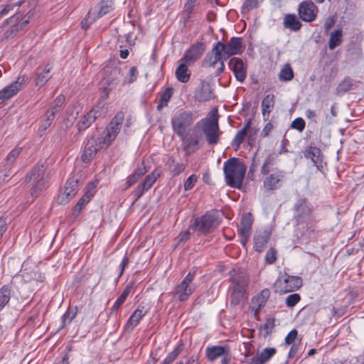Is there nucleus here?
Here are the masks:
<instances>
[{"mask_svg":"<svg viewBox=\"0 0 364 364\" xmlns=\"http://www.w3.org/2000/svg\"><path fill=\"white\" fill-rule=\"evenodd\" d=\"M100 116L98 107H95L83 115L77 124L79 132L87 129L95 120Z\"/></svg>","mask_w":364,"mask_h":364,"instance_id":"obj_24","label":"nucleus"},{"mask_svg":"<svg viewBox=\"0 0 364 364\" xmlns=\"http://www.w3.org/2000/svg\"><path fill=\"white\" fill-rule=\"evenodd\" d=\"M225 182L230 187L240 188L242 185L246 166L237 158H231L224 163Z\"/></svg>","mask_w":364,"mask_h":364,"instance_id":"obj_2","label":"nucleus"},{"mask_svg":"<svg viewBox=\"0 0 364 364\" xmlns=\"http://www.w3.org/2000/svg\"><path fill=\"white\" fill-rule=\"evenodd\" d=\"M184 348L183 343L181 342L178 344V346L175 348V349L168 353V355L165 358L162 364H171L173 360L179 355V354L183 351Z\"/></svg>","mask_w":364,"mask_h":364,"instance_id":"obj_43","label":"nucleus"},{"mask_svg":"<svg viewBox=\"0 0 364 364\" xmlns=\"http://www.w3.org/2000/svg\"><path fill=\"white\" fill-rule=\"evenodd\" d=\"M225 48L227 58H230L234 55L241 54L245 49V46L242 45V38H231L230 41L225 44Z\"/></svg>","mask_w":364,"mask_h":364,"instance_id":"obj_23","label":"nucleus"},{"mask_svg":"<svg viewBox=\"0 0 364 364\" xmlns=\"http://www.w3.org/2000/svg\"><path fill=\"white\" fill-rule=\"evenodd\" d=\"M205 49L206 46L203 42H197L186 50L181 59L185 60L186 63L192 65L202 57Z\"/></svg>","mask_w":364,"mask_h":364,"instance_id":"obj_16","label":"nucleus"},{"mask_svg":"<svg viewBox=\"0 0 364 364\" xmlns=\"http://www.w3.org/2000/svg\"><path fill=\"white\" fill-rule=\"evenodd\" d=\"M301 299L299 294H292L286 298V304L288 307H294Z\"/></svg>","mask_w":364,"mask_h":364,"instance_id":"obj_56","label":"nucleus"},{"mask_svg":"<svg viewBox=\"0 0 364 364\" xmlns=\"http://www.w3.org/2000/svg\"><path fill=\"white\" fill-rule=\"evenodd\" d=\"M274 105V95L269 94L262 102V112L264 117L269 115Z\"/></svg>","mask_w":364,"mask_h":364,"instance_id":"obj_37","label":"nucleus"},{"mask_svg":"<svg viewBox=\"0 0 364 364\" xmlns=\"http://www.w3.org/2000/svg\"><path fill=\"white\" fill-rule=\"evenodd\" d=\"M276 352L277 350L274 348H266L258 355L264 363H266L276 353Z\"/></svg>","mask_w":364,"mask_h":364,"instance_id":"obj_54","label":"nucleus"},{"mask_svg":"<svg viewBox=\"0 0 364 364\" xmlns=\"http://www.w3.org/2000/svg\"><path fill=\"white\" fill-rule=\"evenodd\" d=\"M257 6H258L257 0H245L242 4V10L243 12H247L251 9L257 8Z\"/></svg>","mask_w":364,"mask_h":364,"instance_id":"obj_58","label":"nucleus"},{"mask_svg":"<svg viewBox=\"0 0 364 364\" xmlns=\"http://www.w3.org/2000/svg\"><path fill=\"white\" fill-rule=\"evenodd\" d=\"M29 20L30 16H28L27 18H21L14 22H4V24H9L10 26L4 33L1 40H7L15 37L29 23Z\"/></svg>","mask_w":364,"mask_h":364,"instance_id":"obj_21","label":"nucleus"},{"mask_svg":"<svg viewBox=\"0 0 364 364\" xmlns=\"http://www.w3.org/2000/svg\"><path fill=\"white\" fill-rule=\"evenodd\" d=\"M230 352L228 346H214L206 349V355L209 360L213 361L219 357H223Z\"/></svg>","mask_w":364,"mask_h":364,"instance_id":"obj_32","label":"nucleus"},{"mask_svg":"<svg viewBox=\"0 0 364 364\" xmlns=\"http://www.w3.org/2000/svg\"><path fill=\"white\" fill-rule=\"evenodd\" d=\"M102 144L103 139L102 140L101 139H99V141L93 136L88 139L81 156L82 161L84 163L90 162L95 157L97 151L103 148Z\"/></svg>","mask_w":364,"mask_h":364,"instance_id":"obj_17","label":"nucleus"},{"mask_svg":"<svg viewBox=\"0 0 364 364\" xmlns=\"http://www.w3.org/2000/svg\"><path fill=\"white\" fill-rule=\"evenodd\" d=\"M179 63L180 64L175 71L176 77L181 82H188L191 75V71L188 67L191 64L186 63L185 60H181V59H180Z\"/></svg>","mask_w":364,"mask_h":364,"instance_id":"obj_28","label":"nucleus"},{"mask_svg":"<svg viewBox=\"0 0 364 364\" xmlns=\"http://www.w3.org/2000/svg\"><path fill=\"white\" fill-rule=\"evenodd\" d=\"M113 9V3L111 0H102V5L97 14V18H100L109 14Z\"/></svg>","mask_w":364,"mask_h":364,"instance_id":"obj_49","label":"nucleus"},{"mask_svg":"<svg viewBox=\"0 0 364 364\" xmlns=\"http://www.w3.org/2000/svg\"><path fill=\"white\" fill-rule=\"evenodd\" d=\"M181 140V146L186 155H190L197 151L203 145V134L196 125L194 128L178 136Z\"/></svg>","mask_w":364,"mask_h":364,"instance_id":"obj_5","label":"nucleus"},{"mask_svg":"<svg viewBox=\"0 0 364 364\" xmlns=\"http://www.w3.org/2000/svg\"><path fill=\"white\" fill-rule=\"evenodd\" d=\"M33 183L34 184L31 188V196L36 198L39 196L41 192L46 189L48 183V176L46 178H41L39 181H36Z\"/></svg>","mask_w":364,"mask_h":364,"instance_id":"obj_38","label":"nucleus"},{"mask_svg":"<svg viewBox=\"0 0 364 364\" xmlns=\"http://www.w3.org/2000/svg\"><path fill=\"white\" fill-rule=\"evenodd\" d=\"M343 31L341 29H337L331 33L328 41V47L330 50H333L338 46L342 42Z\"/></svg>","mask_w":364,"mask_h":364,"instance_id":"obj_40","label":"nucleus"},{"mask_svg":"<svg viewBox=\"0 0 364 364\" xmlns=\"http://www.w3.org/2000/svg\"><path fill=\"white\" fill-rule=\"evenodd\" d=\"M193 289L188 284H184L181 282L176 288V294L178 295L180 301H183L187 299L188 296L192 294Z\"/></svg>","mask_w":364,"mask_h":364,"instance_id":"obj_36","label":"nucleus"},{"mask_svg":"<svg viewBox=\"0 0 364 364\" xmlns=\"http://www.w3.org/2000/svg\"><path fill=\"white\" fill-rule=\"evenodd\" d=\"M230 286V304L236 306L245 301L247 289L249 286L250 276L247 271L242 268H233L229 272Z\"/></svg>","mask_w":364,"mask_h":364,"instance_id":"obj_1","label":"nucleus"},{"mask_svg":"<svg viewBox=\"0 0 364 364\" xmlns=\"http://www.w3.org/2000/svg\"><path fill=\"white\" fill-rule=\"evenodd\" d=\"M120 129L121 126L117 125V124L112 125V122H110L108 127L103 133V144H106V146H108L115 139Z\"/></svg>","mask_w":364,"mask_h":364,"instance_id":"obj_30","label":"nucleus"},{"mask_svg":"<svg viewBox=\"0 0 364 364\" xmlns=\"http://www.w3.org/2000/svg\"><path fill=\"white\" fill-rule=\"evenodd\" d=\"M95 194L94 187L91 188H88L86 193L82 196V198L78 200L77 204L73 208V215L74 218H76L83 208L90 202L91 198L93 197Z\"/></svg>","mask_w":364,"mask_h":364,"instance_id":"obj_29","label":"nucleus"},{"mask_svg":"<svg viewBox=\"0 0 364 364\" xmlns=\"http://www.w3.org/2000/svg\"><path fill=\"white\" fill-rule=\"evenodd\" d=\"M11 297V289L7 286H4L0 289V311L7 304Z\"/></svg>","mask_w":364,"mask_h":364,"instance_id":"obj_48","label":"nucleus"},{"mask_svg":"<svg viewBox=\"0 0 364 364\" xmlns=\"http://www.w3.org/2000/svg\"><path fill=\"white\" fill-rule=\"evenodd\" d=\"M219 224L215 214L207 212L200 218H197L193 224L195 230L201 233H208L216 228Z\"/></svg>","mask_w":364,"mask_h":364,"instance_id":"obj_7","label":"nucleus"},{"mask_svg":"<svg viewBox=\"0 0 364 364\" xmlns=\"http://www.w3.org/2000/svg\"><path fill=\"white\" fill-rule=\"evenodd\" d=\"M168 171L173 176H176L184 171L186 165L182 163H178L173 159H169Z\"/></svg>","mask_w":364,"mask_h":364,"instance_id":"obj_39","label":"nucleus"},{"mask_svg":"<svg viewBox=\"0 0 364 364\" xmlns=\"http://www.w3.org/2000/svg\"><path fill=\"white\" fill-rule=\"evenodd\" d=\"M272 230L266 227L257 230L253 237L254 250H261L268 247L271 244Z\"/></svg>","mask_w":364,"mask_h":364,"instance_id":"obj_14","label":"nucleus"},{"mask_svg":"<svg viewBox=\"0 0 364 364\" xmlns=\"http://www.w3.org/2000/svg\"><path fill=\"white\" fill-rule=\"evenodd\" d=\"M54 119L55 116L52 113L50 114L48 112H46L43 117V119L41 121V129L43 131L46 130L50 126Z\"/></svg>","mask_w":364,"mask_h":364,"instance_id":"obj_53","label":"nucleus"},{"mask_svg":"<svg viewBox=\"0 0 364 364\" xmlns=\"http://www.w3.org/2000/svg\"><path fill=\"white\" fill-rule=\"evenodd\" d=\"M79 190L78 179L74 177L70 178L64 186V194L68 200L73 198Z\"/></svg>","mask_w":364,"mask_h":364,"instance_id":"obj_34","label":"nucleus"},{"mask_svg":"<svg viewBox=\"0 0 364 364\" xmlns=\"http://www.w3.org/2000/svg\"><path fill=\"white\" fill-rule=\"evenodd\" d=\"M197 179H198V177L196 175L193 174V175L190 176L184 183V189L186 191H189V190L192 189L193 187L194 186L195 183H196Z\"/></svg>","mask_w":364,"mask_h":364,"instance_id":"obj_60","label":"nucleus"},{"mask_svg":"<svg viewBox=\"0 0 364 364\" xmlns=\"http://www.w3.org/2000/svg\"><path fill=\"white\" fill-rule=\"evenodd\" d=\"M284 286L279 287L278 285L281 282L277 280L274 284L275 291L280 294H286L294 291L302 286V279L298 276H291L287 274H284Z\"/></svg>","mask_w":364,"mask_h":364,"instance_id":"obj_12","label":"nucleus"},{"mask_svg":"<svg viewBox=\"0 0 364 364\" xmlns=\"http://www.w3.org/2000/svg\"><path fill=\"white\" fill-rule=\"evenodd\" d=\"M298 332L296 329L291 330L285 338V343L287 345L292 344L296 340Z\"/></svg>","mask_w":364,"mask_h":364,"instance_id":"obj_63","label":"nucleus"},{"mask_svg":"<svg viewBox=\"0 0 364 364\" xmlns=\"http://www.w3.org/2000/svg\"><path fill=\"white\" fill-rule=\"evenodd\" d=\"M184 348L183 343L181 342L178 344V346L175 348V349L168 353V355L165 358L162 364H171L173 360L179 355V354L183 351Z\"/></svg>","mask_w":364,"mask_h":364,"instance_id":"obj_44","label":"nucleus"},{"mask_svg":"<svg viewBox=\"0 0 364 364\" xmlns=\"http://www.w3.org/2000/svg\"><path fill=\"white\" fill-rule=\"evenodd\" d=\"M294 209L295 211L294 219L297 224L307 223V228L309 230V235L316 232V227L311 220L312 210L309 206L306 199H299L294 204Z\"/></svg>","mask_w":364,"mask_h":364,"instance_id":"obj_6","label":"nucleus"},{"mask_svg":"<svg viewBox=\"0 0 364 364\" xmlns=\"http://www.w3.org/2000/svg\"><path fill=\"white\" fill-rule=\"evenodd\" d=\"M230 70L233 73L235 79L243 82L247 75V65L240 58H232L228 63Z\"/></svg>","mask_w":364,"mask_h":364,"instance_id":"obj_13","label":"nucleus"},{"mask_svg":"<svg viewBox=\"0 0 364 364\" xmlns=\"http://www.w3.org/2000/svg\"><path fill=\"white\" fill-rule=\"evenodd\" d=\"M252 222V215L250 213H248L242 215L238 226L237 231L243 247H245V245L251 235Z\"/></svg>","mask_w":364,"mask_h":364,"instance_id":"obj_15","label":"nucleus"},{"mask_svg":"<svg viewBox=\"0 0 364 364\" xmlns=\"http://www.w3.org/2000/svg\"><path fill=\"white\" fill-rule=\"evenodd\" d=\"M205 139L208 143V144L210 145H215L218 144L220 138V131L219 132H215L213 133H210L205 136Z\"/></svg>","mask_w":364,"mask_h":364,"instance_id":"obj_59","label":"nucleus"},{"mask_svg":"<svg viewBox=\"0 0 364 364\" xmlns=\"http://www.w3.org/2000/svg\"><path fill=\"white\" fill-rule=\"evenodd\" d=\"M318 6L311 0L301 1L298 6L299 18L305 22H312L317 16Z\"/></svg>","mask_w":364,"mask_h":364,"instance_id":"obj_9","label":"nucleus"},{"mask_svg":"<svg viewBox=\"0 0 364 364\" xmlns=\"http://www.w3.org/2000/svg\"><path fill=\"white\" fill-rule=\"evenodd\" d=\"M121 69L117 66H107L104 68L100 82V99H107L110 92L114 90L119 82Z\"/></svg>","mask_w":364,"mask_h":364,"instance_id":"obj_4","label":"nucleus"},{"mask_svg":"<svg viewBox=\"0 0 364 364\" xmlns=\"http://www.w3.org/2000/svg\"><path fill=\"white\" fill-rule=\"evenodd\" d=\"M294 77V72L289 64H286L280 70L279 78L281 81H289Z\"/></svg>","mask_w":364,"mask_h":364,"instance_id":"obj_47","label":"nucleus"},{"mask_svg":"<svg viewBox=\"0 0 364 364\" xmlns=\"http://www.w3.org/2000/svg\"><path fill=\"white\" fill-rule=\"evenodd\" d=\"M75 314H72L70 312H66L62 317L63 320V326L62 328L65 327L68 323H70L72 320L75 318Z\"/></svg>","mask_w":364,"mask_h":364,"instance_id":"obj_64","label":"nucleus"},{"mask_svg":"<svg viewBox=\"0 0 364 364\" xmlns=\"http://www.w3.org/2000/svg\"><path fill=\"white\" fill-rule=\"evenodd\" d=\"M196 118V115L191 110L178 109L171 119L173 132L178 136H182L183 134L193 129L192 126Z\"/></svg>","mask_w":364,"mask_h":364,"instance_id":"obj_3","label":"nucleus"},{"mask_svg":"<svg viewBox=\"0 0 364 364\" xmlns=\"http://www.w3.org/2000/svg\"><path fill=\"white\" fill-rule=\"evenodd\" d=\"M176 364H199L198 356L193 355L190 357H186Z\"/></svg>","mask_w":364,"mask_h":364,"instance_id":"obj_61","label":"nucleus"},{"mask_svg":"<svg viewBox=\"0 0 364 364\" xmlns=\"http://www.w3.org/2000/svg\"><path fill=\"white\" fill-rule=\"evenodd\" d=\"M212 54L208 53L203 60L202 64L203 67L214 68L219 60L225 59V43L220 41L217 42L211 50Z\"/></svg>","mask_w":364,"mask_h":364,"instance_id":"obj_8","label":"nucleus"},{"mask_svg":"<svg viewBox=\"0 0 364 364\" xmlns=\"http://www.w3.org/2000/svg\"><path fill=\"white\" fill-rule=\"evenodd\" d=\"M353 80L350 77H346L337 86L336 95L345 93L352 89Z\"/></svg>","mask_w":364,"mask_h":364,"instance_id":"obj_41","label":"nucleus"},{"mask_svg":"<svg viewBox=\"0 0 364 364\" xmlns=\"http://www.w3.org/2000/svg\"><path fill=\"white\" fill-rule=\"evenodd\" d=\"M197 128H201L203 134L205 135L215 132H219V125L218 117L210 119L204 118L196 124Z\"/></svg>","mask_w":364,"mask_h":364,"instance_id":"obj_25","label":"nucleus"},{"mask_svg":"<svg viewBox=\"0 0 364 364\" xmlns=\"http://www.w3.org/2000/svg\"><path fill=\"white\" fill-rule=\"evenodd\" d=\"M65 102L64 95H58L53 102L50 109L47 111L49 113H52L55 117V114L60 112L62 106Z\"/></svg>","mask_w":364,"mask_h":364,"instance_id":"obj_42","label":"nucleus"},{"mask_svg":"<svg viewBox=\"0 0 364 364\" xmlns=\"http://www.w3.org/2000/svg\"><path fill=\"white\" fill-rule=\"evenodd\" d=\"M269 296V291L266 289L262 290L259 294L252 298L251 308L255 311V314H257V311L265 305Z\"/></svg>","mask_w":364,"mask_h":364,"instance_id":"obj_31","label":"nucleus"},{"mask_svg":"<svg viewBox=\"0 0 364 364\" xmlns=\"http://www.w3.org/2000/svg\"><path fill=\"white\" fill-rule=\"evenodd\" d=\"M305 121L302 118L298 117L291 122V127L299 132H302L305 128Z\"/></svg>","mask_w":364,"mask_h":364,"instance_id":"obj_57","label":"nucleus"},{"mask_svg":"<svg viewBox=\"0 0 364 364\" xmlns=\"http://www.w3.org/2000/svg\"><path fill=\"white\" fill-rule=\"evenodd\" d=\"M91 12L90 11L87 16L82 21L81 27L84 30H87L90 26L95 21V17L90 16Z\"/></svg>","mask_w":364,"mask_h":364,"instance_id":"obj_62","label":"nucleus"},{"mask_svg":"<svg viewBox=\"0 0 364 364\" xmlns=\"http://www.w3.org/2000/svg\"><path fill=\"white\" fill-rule=\"evenodd\" d=\"M21 150H22V148H15L10 151V153L8 154V156L6 158V166L7 167H10L12 166L14 162L16 161V159L19 156Z\"/></svg>","mask_w":364,"mask_h":364,"instance_id":"obj_50","label":"nucleus"},{"mask_svg":"<svg viewBox=\"0 0 364 364\" xmlns=\"http://www.w3.org/2000/svg\"><path fill=\"white\" fill-rule=\"evenodd\" d=\"M173 90L171 87H167L162 93L160 97V101L157 105V110L160 111L161 109L167 106L168 102L170 101Z\"/></svg>","mask_w":364,"mask_h":364,"instance_id":"obj_46","label":"nucleus"},{"mask_svg":"<svg viewBox=\"0 0 364 364\" xmlns=\"http://www.w3.org/2000/svg\"><path fill=\"white\" fill-rule=\"evenodd\" d=\"M184 348L183 343L181 342L178 344V346L175 348V349L168 353V355L165 358L162 364H171L173 360L179 355V354L183 351Z\"/></svg>","mask_w":364,"mask_h":364,"instance_id":"obj_45","label":"nucleus"},{"mask_svg":"<svg viewBox=\"0 0 364 364\" xmlns=\"http://www.w3.org/2000/svg\"><path fill=\"white\" fill-rule=\"evenodd\" d=\"M159 176L160 174L156 173V170H154L150 174L146 176L144 180L140 183L133 191L135 201L138 200L142 196L144 192L151 188Z\"/></svg>","mask_w":364,"mask_h":364,"instance_id":"obj_19","label":"nucleus"},{"mask_svg":"<svg viewBox=\"0 0 364 364\" xmlns=\"http://www.w3.org/2000/svg\"><path fill=\"white\" fill-rule=\"evenodd\" d=\"M51 68L52 67L47 64L43 70L40 68L36 70L33 79L36 86L42 87L51 77Z\"/></svg>","mask_w":364,"mask_h":364,"instance_id":"obj_27","label":"nucleus"},{"mask_svg":"<svg viewBox=\"0 0 364 364\" xmlns=\"http://www.w3.org/2000/svg\"><path fill=\"white\" fill-rule=\"evenodd\" d=\"M23 2V1H18L15 3H9L2 5L1 9L0 10V19L10 16V17L5 20L4 22H14L18 20H21V18H27V15L23 17V14L18 11L19 7Z\"/></svg>","mask_w":364,"mask_h":364,"instance_id":"obj_10","label":"nucleus"},{"mask_svg":"<svg viewBox=\"0 0 364 364\" xmlns=\"http://www.w3.org/2000/svg\"><path fill=\"white\" fill-rule=\"evenodd\" d=\"M27 80L28 77L26 75L19 76L15 82L2 89L0 91V104L12 97L16 95L18 91L22 90L24 87Z\"/></svg>","mask_w":364,"mask_h":364,"instance_id":"obj_11","label":"nucleus"},{"mask_svg":"<svg viewBox=\"0 0 364 364\" xmlns=\"http://www.w3.org/2000/svg\"><path fill=\"white\" fill-rule=\"evenodd\" d=\"M247 134L245 132V129H241L237 133L233 141H232V146L235 150L240 147Z\"/></svg>","mask_w":364,"mask_h":364,"instance_id":"obj_51","label":"nucleus"},{"mask_svg":"<svg viewBox=\"0 0 364 364\" xmlns=\"http://www.w3.org/2000/svg\"><path fill=\"white\" fill-rule=\"evenodd\" d=\"M146 312L144 306H139L129 318L125 326L126 328L132 330L139 323L141 318L145 316Z\"/></svg>","mask_w":364,"mask_h":364,"instance_id":"obj_35","label":"nucleus"},{"mask_svg":"<svg viewBox=\"0 0 364 364\" xmlns=\"http://www.w3.org/2000/svg\"><path fill=\"white\" fill-rule=\"evenodd\" d=\"M337 117V109L336 105L333 104L331 107L330 114H326L324 119V123L326 125H329L333 123L334 119Z\"/></svg>","mask_w":364,"mask_h":364,"instance_id":"obj_55","label":"nucleus"},{"mask_svg":"<svg viewBox=\"0 0 364 364\" xmlns=\"http://www.w3.org/2000/svg\"><path fill=\"white\" fill-rule=\"evenodd\" d=\"M283 26L285 28L296 32L301 29L302 24L295 14H288L284 17Z\"/></svg>","mask_w":364,"mask_h":364,"instance_id":"obj_33","label":"nucleus"},{"mask_svg":"<svg viewBox=\"0 0 364 364\" xmlns=\"http://www.w3.org/2000/svg\"><path fill=\"white\" fill-rule=\"evenodd\" d=\"M129 294V287H127L125 288V289L123 291L122 294L119 296V297L117 299V301L114 304V305L112 308V313L114 311H117V309L124 302V301L126 300Z\"/></svg>","mask_w":364,"mask_h":364,"instance_id":"obj_52","label":"nucleus"},{"mask_svg":"<svg viewBox=\"0 0 364 364\" xmlns=\"http://www.w3.org/2000/svg\"><path fill=\"white\" fill-rule=\"evenodd\" d=\"M195 99L200 102H208L215 97L213 89L210 82L201 80L200 84L195 91Z\"/></svg>","mask_w":364,"mask_h":364,"instance_id":"obj_18","label":"nucleus"},{"mask_svg":"<svg viewBox=\"0 0 364 364\" xmlns=\"http://www.w3.org/2000/svg\"><path fill=\"white\" fill-rule=\"evenodd\" d=\"M285 172L277 171L267 176L263 182V187L266 191H275L279 188L284 179Z\"/></svg>","mask_w":364,"mask_h":364,"instance_id":"obj_20","label":"nucleus"},{"mask_svg":"<svg viewBox=\"0 0 364 364\" xmlns=\"http://www.w3.org/2000/svg\"><path fill=\"white\" fill-rule=\"evenodd\" d=\"M304 157L310 159L317 168L321 171L323 168L321 151L316 146H309L304 151Z\"/></svg>","mask_w":364,"mask_h":364,"instance_id":"obj_22","label":"nucleus"},{"mask_svg":"<svg viewBox=\"0 0 364 364\" xmlns=\"http://www.w3.org/2000/svg\"><path fill=\"white\" fill-rule=\"evenodd\" d=\"M48 175L46 171V167L43 164L35 165L31 171L25 176L24 182L28 183L39 181L41 178H46Z\"/></svg>","mask_w":364,"mask_h":364,"instance_id":"obj_26","label":"nucleus"}]
</instances>
